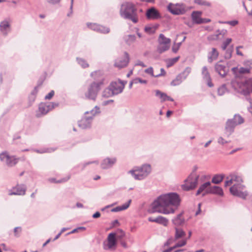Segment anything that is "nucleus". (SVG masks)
Here are the masks:
<instances>
[{
    "mask_svg": "<svg viewBox=\"0 0 252 252\" xmlns=\"http://www.w3.org/2000/svg\"><path fill=\"white\" fill-rule=\"evenodd\" d=\"M179 195L175 192H171L159 196L152 204L153 212L163 214H173L175 209L172 206L178 207L180 204Z\"/></svg>",
    "mask_w": 252,
    "mask_h": 252,
    "instance_id": "1",
    "label": "nucleus"
},
{
    "mask_svg": "<svg viewBox=\"0 0 252 252\" xmlns=\"http://www.w3.org/2000/svg\"><path fill=\"white\" fill-rule=\"evenodd\" d=\"M120 15L125 19L131 20L133 23L138 22L137 9L135 5L130 2H125L122 4L120 10Z\"/></svg>",
    "mask_w": 252,
    "mask_h": 252,
    "instance_id": "2",
    "label": "nucleus"
},
{
    "mask_svg": "<svg viewBox=\"0 0 252 252\" xmlns=\"http://www.w3.org/2000/svg\"><path fill=\"white\" fill-rule=\"evenodd\" d=\"M151 172V166L149 164H145L141 166L135 167L128 171L135 180H142L145 179Z\"/></svg>",
    "mask_w": 252,
    "mask_h": 252,
    "instance_id": "3",
    "label": "nucleus"
},
{
    "mask_svg": "<svg viewBox=\"0 0 252 252\" xmlns=\"http://www.w3.org/2000/svg\"><path fill=\"white\" fill-rule=\"evenodd\" d=\"M100 108L96 106L90 111L85 113L84 116L78 122V126L82 129H86L91 127L93 117L97 113H99Z\"/></svg>",
    "mask_w": 252,
    "mask_h": 252,
    "instance_id": "4",
    "label": "nucleus"
},
{
    "mask_svg": "<svg viewBox=\"0 0 252 252\" xmlns=\"http://www.w3.org/2000/svg\"><path fill=\"white\" fill-rule=\"evenodd\" d=\"M103 85V80L99 82L94 81L88 87L87 92L85 93V97L89 99L95 100L98 93Z\"/></svg>",
    "mask_w": 252,
    "mask_h": 252,
    "instance_id": "5",
    "label": "nucleus"
},
{
    "mask_svg": "<svg viewBox=\"0 0 252 252\" xmlns=\"http://www.w3.org/2000/svg\"><path fill=\"white\" fill-rule=\"evenodd\" d=\"M199 176L192 172L185 180L184 184L182 185V189L185 191H189L195 189L197 184Z\"/></svg>",
    "mask_w": 252,
    "mask_h": 252,
    "instance_id": "6",
    "label": "nucleus"
},
{
    "mask_svg": "<svg viewBox=\"0 0 252 252\" xmlns=\"http://www.w3.org/2000/svg\"><path fill=\"white\" fill-rule=\"evenodd\" d=\"M232 85L238 93L245 96L252 93V81H247L245 83L233 82Z\"/></svg>",
    "mask_w": 252,
    "mask_h": 252,
    "instance_id": "7",
    "label": "nucleus"
},
{
    "mask_svg": "<svg viewBox=\"0 0 252 252\" xmlns=\"http://www.w3.org/2000/svg\"><path fill=\"white\" fill-rule=\"evenodd\" d=\"M158 42L159 44L157 51L159 54H161L169 49L171 39L166 37L163 34H159Z\"/></svg>",
    "mask_w": 252,
    "mask_h": 252,
    "instance_id": "8",
    "label": "nucleus"
},
{
    "mask_svg": "<svg viewBox=\"0 0 252 252\" xmlns=\"http://www.w3.org/2000/svg\"><path fill=\"white\" fill-rule=\"evenodd\" d=\"M244 188L245 186L242 184H233L230 188L229 191L233 195L245 199L248 195V192L246 191H243Z\"/></svg>",
    "mask_w": 252,
    "mask_h": 252,
    "instance_id": "9",
    "label": "nucleus"
},
{
    "mask_svg": "<svg viewBox=\"0 0 252 252\" xmlns=\"http://www.w3.org/2000/svg\"><path fill=\"white\" fill-rule=\"evenodd\" d=\"M0 159L2 162H5L8 166H13L18 162L19 158L15 156H10L6 151L0 154Z\"/></svg>",
    "mask_w": 252,
    "mask_h": 252,
    "instance_id": "10",
    "label": "nucleus"
},
{
    "mask_svg": "<svg viewBox=\"0 0 252 252\" xmlns=\"http://www.w3.org/2000/svg\"><path fill=\"white\" fill-rule=\"evenodd\" d=\"M175 230L174 238L169 239L164 244V246H168L171 245L174 241L178 240L180 239H182V240L185 238L186 234L183 229L175 227Z\"/></svg>",
    "mask_w": 252,
    "mask_h": 252,
    "instance_id": "11",
    "label": "nucleus"
},
{
    "mask_svg": "<svg viewBox=\"0 0 252 252\" xmlns=\"http://www.w3.org/2000/svg\"><path fill=\"white\" fill-rule=\"evenodd\" d=\"M243 180L240 176L235 174H230L229 176L227 177L226 180L224 183V186L227 187L233 184H242Z\"/></svg>",
    "mask_w": 252,
    "mask_h": 252,
    "instance_id": "12",
    "label": "nucleus"
},
{
    "mask_svg": "<svg viewBox=\"0 0 252 252\" xmlns=\"http://www.w3.org/2000/svg\"><path fill=\"white\" fill-rule=\"evenodd\" d=\"M125 84L121 80L112 82L109 86L115 95L121 94L123 91Z\"/></svg>",
    "mask_w": 252,
    "mask_h": 252,
    "instance_id": "13",
    "label": "nucleus"
},
{
    "mask_svg": "<svg viewBox=\"0 0 252 252\" xmlns=\"http://www.w3.org/2000/svg\"><path fill=\"white\" fill-rule=\"evenodd\" d=\"M168 10L174 15L183 14L186 11L183 5L178 4H173L170 3L168 6Z\"/></svg>",
    "mask_w": 252,
    "mask_h": 252,
    "instance_id": "14",
    "label": "nucleus"
},
{
    "mask_svg": "<svg viewBox=\"0 0 252 252\" xmlns=\"http://www.w3.org/2000/svg\"><path fill=\"white\" fill-rule=\"evenodd\" d=\"M27 187L25 185H17L13 187L9 192V195H24L26 193Z\"/></svg>",
    "mask_w": 252,
    "mask_h": 252,
    "instance_id": "15",
    "label": "nucleus"
},
{
    "mask_svg": "<svg viewBox=\"0 0 252 252\" xmlns=\"http://www.w3.org/2000/svg\"><path fill=\"white\" fill-rule=\"evenodd\" d=\"M129 61V58L128 54L126 52L124 53L123 58L116 60L115 63V66L119 68L125 67L127 65Z\"/></svg>",
    "mask_w": 252,
    "mask_h": 252,
    "instance_id": "16",
    "label": "nucleus"
},
{
    "mask_svg": "<svg viewBox=\"0 0 252 252\" xmlns=\"http://www.w3.org/2000/svg\"><path fill=\"white\" fill-rule=\"evenodd\" d=\"M57 104L53 102L49 103H41L39 104L38 110L39 112L42 115L47 114L49 111L52 110Z\"/></svg>",
    "mask_w": 252,
    "mask_h": 252,
    "instance_id": "17",
    "label": "nucleus"
},
{
    "mask_svg": "<svg viewBox=\"0 0 252 252\" xmlns=\"http://www.w3.org/2000/svg\"><path fill=\"white\" fill-rule=\"evenodd\" d=\"M117 244L116 233H110L107 237V244L104 246V250H110L114 248Z\"/></svg>",
    "mask_w": 252,
    "mask_h": 252,
    "instance_id": "18",
    "label": "nucleus"
},
{
    "mask_svg": "<svg viewBox=\"0 0 252 252\" xmlns=\"http://www.w3.org/2000/svg\"><path fill=\"white\" fill-rule=\"evenodd\" d=\"M191 234H192L191 231H189V236L187 238H185L183 239L182 240L178 241V242H177L175 244V245L174 246L169 248L167 250H165L163 251L162 252H171L172 250H173L174 249H175L177 248L182 247L185 246L187 244V240L190 238V237L191 236Z\"/></svg>",
    "mask_w": 252,
    "mask_h": 252,
    "instance_id": "19",
    "label": "nucleus"
},
{
    "mask_svg": "<svg viewBox=\"0 0 252 252\" xmlns=\"http://www.w3.org/2000/svg\"><path fill=\"white\" fill-rule=\"evenodd\" d=\"M116 162V158H107L104 159L101 163V167L102 169H106L111 168Z\"/></svg>",
    "mask_w": 252,
    "mask_h": 252,
    "instance_id": "20",
    "label": "nucleus"
},
{
    "mask_svg": "<svg viewBox=\"0 0 252 252\" xmlns=\"http://www.w3.org/2000/svg\"><path fill=\"white\" fill-rule=\"evenodd\" d=\"M148 220L150 222H156L163 225L164 226H167L169 223L168 220L162 216H158L155 218L149 217Z\"/></svg>",
    "mask_w": 252,
    "mask_h": 252,
    "instance_id": "21",
    "label": "nucleus"
},
{
    "mask_svg": "<svg viewBox=\"0 0 252 252\" xmlns=\"http://www.w3.org/2000/svg\"><path fill=\"white\" fill-rule=\"evenodd\" d=\"M10 31V24L9 21L5 20L0 23V31L3 35H7Z\"/></svg>",
    "mask_w": 252,
    "mask_h": 252,
    "instance_id": "22",
    "label": "nucleus"
},
{
    "mask_svg": "<svg viewBox=\"0 0 252 252\" xmlns=\"http://www.w3.org/2000/svg\"><path fill=\"white\" fill-rule=\"evenodd\" d=\"M216 71L221 76H224L226 73V68L224 63L220 61L215 65Z\"/></svg>",
    "mask_w": 252,
    "mask_h": 252,
    "instance_id": "23",
    "label": "nucleus"
},
{
    "mask_svg": "<svg viewBox=\"0 0 252 252\" xmlns=\"http://www.w3.org/2000/svg\"><path fill=\"white\" fill-rule=\"evenodd\" d=\"M146 16L149 19H157L160 17L159 12L154 7L148 9L146 12Z\"/></svg>",
    "mask_w": 252,
    "mask_h": 252,
    "instance_id": "24",
    "label": "nucleus"
},
{
    "mask_svg": "<svg viewBox=\"0 0 252 252\" xmlns=\"http://www.w3.org/2000/svg\"><path fill=\"white\" fill-rule=\"evenodd\" d=\"M183 212H182L177 215L172 220L173 224L176 226L182 225L185 222V219L183 216Z\"/></svg>",
    "mask_w": 252,
    "mask_h": 252,
    "instance_id": "25",
    "label": "nucleus"
},
{
    "mask_svg": "<svg viewBox=\"0 0 252 252\" xmlns=\"http://www.w3.org/2000/svg\"><path fill=\"white\" fill-rule=\"evenodd\" d=\"M236 126L233 120L229 119L226 123L225 130L228 133V135H230L233 131L234 127Z\"/></svg>",
    "mask_w": 252,
    "mask_h": 252,
    "instance_id": "26",
    "label": "nucleus"
},
{
    "mask_svg": "<svg viewBox=\"0 0 252 252\" xmlns=\"http://www.w3.org/2000/svg\"><path fill=\"white\" fill-rule=\"evenodd\" d=\"M208 192L216 194L220 196L223 195V191L221 188L219 186H213L208 189Z\"/></svg>",
    "mask_w": 252,
    "mask_h": 252,
    "instance_id": "27",
    "label": "nucleus"
},
{
    "mask_svg": "<svg viewBox=\"0 0 252 252\" xmlns=\"http://www.w3.org/2000/svg\"><path fill=\"white\" fill-rule=\"evenodd\" d=\"M219 56V52L216 48H213L212 51L208 53V60L209 63H212L213 61L217 59Z\"/></svg>",
    "mask_w": 252,
    "mask_h": 252,
    "instance_id": "28",
    "label": "nucleus"
},
{
    "mask_svg": "<svg viewBox=\"0 0 252 252\" xmlns=\"http://www.w3.org/2000/svg\"><path fill=\"white\" fill-rule=\"evenodd\" d=\"M131 202V199H129L127 201V202L124 203L122 205L119 206H117V207H116L115 208H113L111 210V212H119V211H121L126 210V209H127L129 207Z\"/></svg>",
    "mask_w": 252,
    "mask_h": 252,
    "instance_id": "29",
    "label": "nucleus"
},
{
    "mask_svg": "<svg viewBox=\"0 0 252 252\" xmlns=\"http://www.w3.org/2000/svg\"><path fill=\"white\" fill-rule=\"evenodd\" d=\"M202 12L200 11H193L191 14L192 21L196 24H201L200 15Z\"/></svg>",
    "mask_w": 252,
    "mask_h": 252,
    "instance_id": "30",
    "label": "nucleus"
},
{
    "mask_svg": "<svg viewBox=\"0 0 252 252\" xmlns=\"http://www.w3.org/2000/svg\"><path fill=\"white\" fill-rule=\"evenodd\" d=\"M91 76L95 80H98L99 82L101 80H104L102 78V73L101 71H95L91 73Z\"/></svg>",
    "mask_w": 252,
    "mask_h": 252,
    "instance_id": "31",
    "label": "nucleus"
},
{
    "mask_svg": "<svg viewBox=\"0 0 252 252\" xmlns=\"http://www.w3.org/2000/svg\"><path fill=\"white\" fill-rule=\"evenodd\" d=\"M115 95V94H114V93H113L109 86L107 88H105L102 93V97L105 98L110 97Z\"/></svg>",
    "mask_w": 252,
    "mask_h": 252,
    "instance_id": "32",
    "label": "nucleus"
},
{
    "mask_svg": "<svg viewBox=\"0 0 252 252\" xmlns=\"http://www.w3.org/2000/svg\"><path fill=\"white\" fill-rule=\"evenodd\" d=\"M124 39L127 45H130L135 41L136 36L135 35L129 34L127 35H125L124 37Z\"/></svg>",
    "mask_w": 252,
    "mask_h": 252,
    "instance_id": "33",
    "label": "nucleus"
},
{
    "mask_svg": "<svg viewBox=\"0 0 252 252\" xmlns=\"http://www.w3.org/2000/svg\"><path fill=\"white\" fill-rule=\"evenodd\" d=\"M210 185H211L210 182H206V183L203 184L202 185H201L199 187L198 190H197L196 193V195H198L199 194H200L201 192H202L203 191H204L207 188L209 187Z\"/></svg>",
    "mask_w": 252,
    "mask_h": 252,
    "instance_id": "34",
    "label": "nucleus"
},
{
    "mask_svg": "<svg viewBox=\"0 0 252 252\" xmlns=\"http://www.w3.org/2000/svg\"><path fill=\"white\" fill-rule=\"evenodd\" d=\"M224 176L221 174L215 175L212 179V182L214 184H218L222 182Z\"/></svg>",
    "mask_w": 252,
    "mask_h": 252,
    "instance_id": "35",
    "label": "nucleus"
},
{
    "mask_svg": "<svg viewBox=\"0 0 252 252\" xmlns=\"http://www.w3.org/2000/svg\"><path fill=\"white\" fill-rule=\"evenodd\" d=\"M232 120H233L236 126L241 125L244 122V119L239 114H235Z\"/></svg>",
    "mask_w": 252,
    "mask_h": 252,
    "instance_id": "36",
    "label": "nucleus"
},
{
    "mask_svg": "<svg viewBox=\"0 0 252 252\" xmlns=\"http://www.w3.org/2000/svg\"><path fill=\"white\" fill-rule=\"evenodd\" d=\"M96 32L101 33H108L110 32V29L108 27L99 25Z\"/></svg>",
    "mask_w": 252,
    "mask_h": 252,
    "instance_id": "37",
    "label": "nucleus"
},
{
    "mask_svg": "<svg viewBox=\"0 0 252 252\" xmlns=\"http://www.w3.org/2000/svg\"><path fill=\"white\" fill-rule=\"evenodd\" d=\"M228 90L225 85L223 84L220 86L218 89V94L219 95L221 96L228 92Z\"/></svg>",
    "mask_w": 252,
    "mask_h": 252,
    "instance_id": "38",
    "label": "nucleus"
},
{
    "mask_svg": "<svg viewBox=\"0 0 252 252\" xmlns=\"http://www.w3.org/2000/svg\"><path fill=\"white\" fill-rule=\"evenodd\" d=\"M180 59V56L176 57L174 58L169 59L166 60L167 67H169L175 63Z\"/></svg>",
    "mask_w": 252,
    "mask_h": 252,
    "instance_id": "39",
    "label": "nucleus"
},
{
    "mask_svg": "<svg viewBox=\"0 0 252 252\" xmlns=\"http://www.w3.org/2000/svg\"><path fill=\"white\" fill-rule=\"evenodd\" d=\"M156 95L160 98L161 101H166V97H167V94H166L162 93L159 90H157L156 91Z\"/></svg>",
    "mask_w": 252,
    "mask_h": 252,
    "instance_id": "40",
    "label": "nucleus"
},
{
    "mask_svg": "<svg viewBox=\"0 0 252 252\" xmlns=\"http://www.w3.org/2000/svg\"><path fill=\"white\" fill-rule=\"evenodd\" d=\"M76 60L78 63L83 68H86L89 66V64L84 59L80 58H77Z\"/></svg>",
    "mask_w": 252,
    "mask_h": 252,
    "instance_id": "41",
    "label": "nucleus"
},
{
    "mask_svg": "<svg viewBox=\"0 0 252 252\" xmlns=\"http://www.w3.org/2000/svg\"><path fill=\"white\" fill-rule=\"evenodd\" d=\"M55 150V149H53V148H44V149H40V150L35 149V150H34V151L37 153H39V154H43V153H51V152L54 151Z\"/></svg>",
    "mask_w": 252,
    "mask_h": 252,
    "instance_id": "42",
    "label": "nucleus"
},
{
    "mask_svg": "<svg viewBox=\"0 0 252 252\" xmlns=\"http://www.w3.org/2000/svg\"><path fill=\"white\" fill-rule=\"evenodd\" d=\"M202 75L203 76V78L205 80V79L209 80V78H210V76L209 75L207 67L206 66H204L202 68Z\"/></svg>",
    "mask_w": 252,
    "mask_h": 252,
    "instance_id": "43",
    "label": "nucleus"
},
{
    "mask_svg": "<svg viewBox=\"0 0 252 252\" xmlns=\"http://www.w3.org/2000/svg\"><path fill=\"white\" fill-rule=\"evenodd\" d=\"M182 82V81L181 79L180 76L177 75L176 78L171 82V85L175 86L180 85Z\"/></svg>",
    "mask_w": 252,
    "mask_h": 252,
    "instance_id": "44",
    "label": "nucleus"
},
{
    "mask_svg": "<svg viewBox=\"0 0 252 252\" xmlns=\"http://www.w3.org/2000/svg\"><path fill=\"white\" fill-rule=\"evenodd\" d=\"M233 52V46L229 48L226 50L225 54L224 55V57L225 59H229L231 57L232 53Z\"/></svg>",
    "mask_w": 252,
    "mask_h": 252,
    "instance_id": "45",
    "label": "nucleus"
},
{
    "mask_svg": "<svg viewBox=\"0 0 252 252\" xmlns=\"http://www.w3.org/2000/svg\"><path fill=\"white\" fill-rule=\"evenodd\" d=\"M70 178V176L68 175L65 178H63L60 180L56 181L55 179H51L50 180V181L52 182L57 183H63L67 181Z\"/></svg>",
    "mask_w": 252,
    "mask_h": 252,
    "instance_id": "46",
    "label": "nucleus"
},
{
    "mask_svg": "<svg viewBox=\"0 0 252 252\" xmlns=\"http://www.w3.org/2000/svg\"><path fill=\"white\" fill-rule=\"evenodd\" d=\"M232 41V39L230 38H227L224 41H223L222 45L221 46V48L223 50H226L228 45Z\"/></svg>",
    "mask_w": 252,
    "mask_h": 252,
    "instance_id": "47",
    "label": "nucleus"
},
{
    "mask_svg": "<svg viewBox=\"0 0 252 252\" xmlns=\"http://www.w3.org/2000/svg\"><path fill=\"white\" fill-rule=\"evenodd\" d=\"M191 72V68L189 67H187L185 68V69L181 73V74L184 76L183 78H185L186 79L188 77V76L189 75V74Z\"/></svg>",
    "mask_w": 252,
    "mask_h": 252,
    "instance_id": "48",
    "label": "nucleus"
},
{
    "mask_svg": "<svg viewBox=\"0 0 252 252\" xmlns=\"http://www.w3.org/2000/svg\"><path fill=\"white\" fill-rule=\"evenodd\" d=\"M88 27L90 29L96 32L99 25L95 23H87Z\"/></svg>",
    "mask_w": 252,
    "mask_h": 252,
    "instance_id": "49",
    "label": "nucleus"
},
{
    "mask_svg": "<svg viewBox=\"0 0 252 252\" xmlns=\"http://www.w3.org/2000/svg\"><path fill=\"white\" fill-rule=\"evenodd\" d=\"M194 2L199 5H207L208 6L211 5V4L209 2L203 0H194Z\"/></svg>",
    "mask_w": 252,
    "mask_h": 252,
    "instance_id": "50",
    "label": "nucleus"
},
{
    "mask_svg": "<svg viewBox=\"0 0 252 252\" xmlns=\"http://www.w3.org/2000/svg\"><path fill=\"white\" fill-rule=\"evenodd\" d=\"M133 82H134V84H138V83H141V84H147V81L146 80H143L140 78H136L134 79H133Z\"/></svg>",
    "mask_w": 252,
    "mask_h": 252,
    "instance_id": "51",
    "label": "nucleus"
},
{
    "mask_svg": "<svg viewBox=\"0 0 252 252\" xmlns=\"http://www.w3.org/2000/svg\"><path fill=\"white\" fill-rule=\"evenodd\" d=\"M182 44V42H179L177 44H174V45L173 46L172 48V50L173 52L176 53L178 52L179 50L181 45Z\"/></svg>",
    "mask_w": 252,
    "mask_h": 252,
    "instance_id": "52",
    "label": "nucleus"
},
{
    "mask_svg": "<svg viewBox=\"0 0 252 252\" xmlns=\"http://www.w3.org/2000/svg\"><path fill=\"white\" fill-rule=\"evenodd\" d=\"M244 66H246L247 68L249 69L250 72H252V62L249 61H246L244 62Z\"/></svg>",
    "mask_w": 252,
    "mask_h": 252,
    "instance_id": "53",
    "label": "nucleus"
},
{
    "mask_svg": "<svg viewBox=\"0 0 252 252\" xmlns=\"http://www.w3.org/2000/svg\"><path fill=\"white\" fill-rule=\"evenodd\" d=\"M86 229V228L85 227H83V226L78 227L72 230L70 232L68 233V234H72V233H74L76 232H78L79 230L84 231Z\"/></svg>",
    "mask_w": 252,
    "mask_h": 252,
    "instance_id": "54",
    "label": "nucleus"
},
{
    "mask_svg": "<svg viewBox=\"0 0 252 252\" xmlns=\"http://www.w3.org/2000/svg\"><path fill=\"white\" fill-rule=\"evenodd\" d=\"M239 72L240 73H251L249 71V69L248 68H247L246 66H245L244 67H240V69H239Z\"/></svg>",
    "mask_w": 252,
    "mask_h": 252,
    "instance_id": "55",
    "label": "nucleus"
},
{
    "mask_svg": "<svg viewBox=\"0 0 252 252\" xmlns=\"http://www.w3.org/2000/svg\"><path fill=\"white\" fill-rule=\"evenodd\" d=\"M145 72L146 73L149 74L151 75L152 76L155 77V75L154 74L153 68L152 67H150L146 69H145Z\"/></svg>",
    "mask_w": 252,
    "mask_h": 252,
    "instance_id": "56",
    "label": "nucleus"
},
{
    "mask_svg": "<svg viewBox=\"0 0 252 252\" xmlns=\"http://www.w3.org/2000/svg\"><path fill=\"white\" fill-rule=\"evenodd\" d=\"M225 24H229L232 26H235L238 24V22L237 20H232L230 21H225Z\"/></svg>",
    "mask_w": 252,
    "mask_h": 252,
    "instance_id": "57",
    "label": "nucleus"
},
{
    "mask_svg": "<svg viewBox=\"0 0 252 252\" xmlns=\"http://www.w3.org/2000/svg\"><path fill=\"white\" fill-rule=\"evenodd\" d=\"M47 2L51 4H57L60 2L61 0H46Z\"/></svg>",
    "mask_w": 252,
    "mask_h": 252,
    "instance_id": "58",
    "label": "nucleus"
},
{
    "mask_svg": "<svg viewBox=\"0 0 252 252\" xmlns=\"http://www.w3.org/2000/svg\"><path fill=\"white\" fill-rule=\"evenodd\" d=\"M54 91H51L48 94H47L45 96V99H50L54 95Z\"/></svg>",
    "mask_w": 252,
    "mask_h": 252,
    "instance_id": "59",
    "label": "nucleus"
},
{
    "mask_svg": "<svg viewBox=\"0 0 252 252\" xmlns=\"http://www.w3.org/2000/svg\"><path fill=\"white\" fill-rule=\"evenodd\" d=\"M218 142L219 144L221 145H224L228 143V142L225 140L222 137H220L218 138Z\"/></svg>",
    "mask_w": 252,
    "mask_h": 252,
    "instance_id": "60",
    "label": "nucleus"
},
{
    "mask_svg": "<svg viewBox=\"0 0 252 252\" xmlns=\"http://www.w3.org/2000/svg\"><path fill=\"white\" fill-rule=\"evenodd\" d=\"M117 225H118V226L120 225V223L117 220H115L111 222V227H114Z\"/></svg>",
    "mask_w": 252,
    "mask_h": 252,
    "instance_id": "61",
    "label": "nucleus"
},
{
    "mask_svg": "<svg viewBox=\"0 0 252 252\" xmlns=\"http://www.w3.org/2000/svg\"><path fill=\"white\" fill-rule=\"evenodd\" d=\"M135 65L137 66H141L142 67H146V65L141 61L138 60L136 61V63H135Z\"/></svg>",
    "mask_w": 252,
    "mask_h": 252,
    "instance_id": "62",
    "label": "nucleus"
},
{
    "mask_svg": "<svg viewBox=\"0 0 252 252\" xmlns=\"http://www.w3.org/2000/svg\"><path fill=\"white\" fill-rule=\"evenodd\" d=\"M37 93V87H35L34 90L31 93V96L33 97V99L35 97V96Z\"/></svg>",
    "mask_w": 252,
    "mask_h": 252,
    "instance_id": "63",
    "label": "nucleus"
},
{
    "mask_svg": "<svg viewBox=\"0 0 252 252\" xmlns=\"http://www.w3.org/2000/svg\"><path fill=\"white\" fill-rule=\"evenodd\" d=\"M247 100L249 101L250 103V106L249 107V111L252 115V100L249 98H247Z\"/></svg>",
    "mask_w": 252,
    "mask_h": 252,
    "instance_id": "64",
    "label": "nucleus"
}]
</instances>
